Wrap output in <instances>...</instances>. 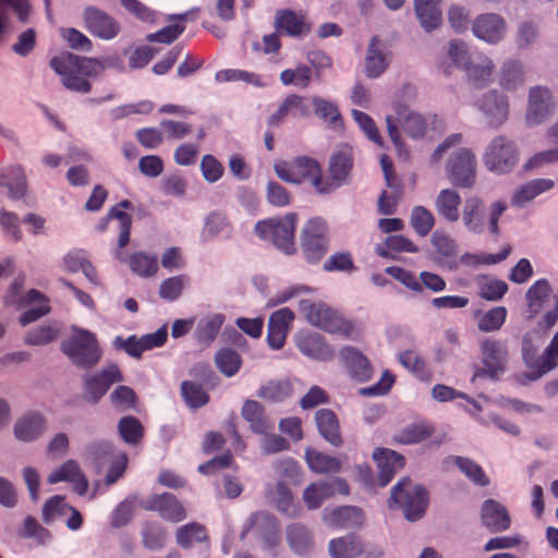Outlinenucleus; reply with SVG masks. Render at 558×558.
<instances>
[{
  "mask_svg": "<svg viewBox=\"0 0 558 558\" xmlns=\"http://www.w3.org/2000/svg\"><path fill=\"white\" fill-rule=\"evenodd\" d=\"M352 169V154L350 150H341L332 155L329 163L332 190L343 182Z\"/></svg>",
  "mask_w": 558,
  "mask_h": 558,
  "instance_id": "obj_37",
  "label": "nucleus"
},
{
  "mask_svg": "<svg viewBox=\"0 0 558 558\" xmlns=\"http://www.w3.org/2000/svg\"><path fill=\"white\" fill-rule=\"evenodd\" d=\"M294 313L283 307L274 312L269 318L267 340L272 349H281L286 342Z\"/></svg>",
  "mask_w": 558,
  "mask_h": 558,
  "instance_id": "obj_21",
  "label": "nucleus"
},
{
  "mask_svg": "<svg viewBox=\"0 0 558 558\" xmlns=\"http://www.w3.org/2000/svg\"><path fill=\"white\" fill-rule=\"evenodd\" d=\"M433 433L434 427L430 424L420 422L405 427L396 436V439L404 445H413L427 439L433 435Z\"/></svg>",
  "mask_w": 558,
  "mask_h": 558,
  "instance_id": "obj_49",
  "label": "nucleus"
},
{
  "mask_svg": "<svg viewBox=\"0 0 558 558\" xmlns=\"http://www.w3.org/2000/svg\"><path fill=\"white\" fill-rule=\"evenodd\" d=\"M276 25L279 31L290 36H302L310 32V24L305 15L291 10L278 11Z\"/></svg>",
  "mask_w": 558,
  "mask_h": 558,
  "instance_id": "obj_27",
  "label": "nucleus"
},
{
  "mask_svg": "<svg viewBox=\"0 0 558 558\" xmlns=\"http://www.w3.org/2000/svg\"><path fill=\"white\" fill-rule=\"evenodd\" d=\"M84 23L92 35L105 40L114 38L120 32V25L112 16L95 8L84 11Z\"/></svg>",
  "mask_w": 558,
  "mask_h": 558,
  "instance_id": "obj_18",
  "label": "nucleus"
},
{
  "mask_svg": "<svg viewBox=\"0 0 558 558\" xmlns=\"http://www.w3.org/2000/svg\"><path fill=\"white\" fill-rule=\"evenodd\" d=\"M507 314L505 306L490 308L478 317V329L484 332L499 330L506 322Z\"/></svg>",
  "mask_w": 558,
  "mask_h": 558,
  "instance_id": "obj_57",
  "label": "nucleus"
},
{
  "mask_svg": "<svg viewBox=\"0 0 558 558\" xmlns=\"http://www.w3.org/2000/svg\"><path fill=\"white\" fill-rule=\"evenodd\" d=\"M553 111L551 94L547 88L533 87L530 90L529 105L526 111V122L529 125H537L544 122Z\"/></svg>",
  "mask_w": 558,
  "mask_h": 558,
  "instance_id": "obj_19",
  "label": "nucleus"
},
{
  "mask_svg": "<svg viewBox=\"0 0 558 558\" xmlns=\"http://www.w3.org/2000/svg\"><path fill=\"white\" fill-rule=\"evenodd\" d=\"M124 380L123 374L117 364H109L99 373L85 379V390L88 397L97 402L111 385Z\"/></svg>",
  "mask_w": 558,
  "mask_h": 558,
  "instance_id": "obj_17",
  "label": "nucleus"
},
{
  "mask_svg": "<svg viewBox=\"0 0 558 558\" xmlns=\"http://www.w3.org/2000/svg\"><path fill=\"white\" fill-rule=\"evenodd\" d=\"M495 64L490 58L484 54L476 56L465 66L469 80L475 86H485L492 81Z\"/></svg>",
  "mask_w": 558,
  "mask_h": 558,
  "instance_id": "obj_31",
  "label": "nucleus"
},
{
  "mask_svg": "<svg viewBox=\"0 0 558 558\" xmlns=\"http://www.w3.org/2000/svg\"><path fill=\"white\" fill-rule=\"evenodd\" d=\"M324 521L333 527H352L363 523V514L356 507H340L333 510H326Z\"/></svg>",
  "mask_w": 558,
  "mask_h": 558,
  "instance_id": "obj_28",
  "label": "nucleus"
},
{
  "mask_svg": "<svg viewBox=\"0 0 558 558\" xmlns=\"http://www.w3.org/2000/svg\"><path fill=\"white\" fill-rule=\"evenodd\" d=\"M441 0H415V13L421 26L426 32L437 28L441 21L439 3Z\"/></svg>",
  "mask_w": 558,
  "mask_h": 558,
  "instance_id": "obj_30",
  "label": "nucleus"
},
{
  "mask_svg": "<svg viewBox=\"0 0 558 558\" xmlns=\"http://www.w3.org/2000/svg\"><path fill=\"white\" fill-rule=\"evenodd\" d=\"M335 493L348 495L350 493L348 483L342 478L313 483L304 490L303 499L308 509H317Z\"/></svg>",
  "mask_w": 558,
  "mask_h": 558,
  "instance_id": "obj_15",
  "label": "nucleus"
},
{
  "mask_svg": "<svg viewBox=\"0 0 558 558\" xmlns=\"http://www.w3.org/2000/svg\"><path fill=\"white\" fill-rule=\"evenodd\" d=\"M308 468L319 474L338 473L341 470L342 461L318 450L308 448L305 453Z\"/></svg>",
  "mask_w": 558,
  "mask_h": 558,
  "instance_id": "obj_33",
  "label": "nucleus"
},
{
  "mask_svg": "<svg viewBox=\"0 0 558 558\" xmlns=\"http://www.w3.org/2000/svg\"><path fill=\"white\" fill-rule=\"evenodd\" d=\"M300 312L311 325L329 333L354 339L362 332L360 326L344 318L338 311L326 303L302 300L300 302Z\"/></svg>",
  "mask_w": 558,
  "mask_h": 558,
  "instance_id": "obj_2",
  "label": "nucleus"
},
{
  "mask_svg": "<svg viewBox=\"0 0 558 558\" xmlns=\"http://www.w3.org/2000/svg\"><path fill=\"white\" fill-rule=\"evenodd\" d=\"M506 210V205L501 202H496L490 206L488 219L485 215V207L483 202L475 196L465 199L462 210V221L465 228L472 233H483L487 227L493 234L498 233V219Z\"/></svg>",
  "mask_w": 558,
  "mask_h": 558,
  "instance_id": "obj_5",
  "label": "nucleus"
},
{
  "mask_svg": "<svg viewBox=\"0 0 558 558\" xmlns=\"http://www.w3.org/2000/svg\"><path fill=\"white\" fill-rule=\"evenodd\" d=\"M555 182L550 179H536L527 182L513 195V203L517 205H523L524 203L532 201L537 195L551 190Z\"/></svg>",
  "mask_w": 558,
  "mask_h": 558,
  "instance_id": "obj_46",
  "label": "nucleus"
},
{
  "mask_svg": "<svg viewBox=\"0 0 558 558\" xmlns=\"http://www.w3.org/2000/svg\"><path fill=\"white\" fill-rule=\"evenodd\" d=\"M63 265L64 268L71 272L82 270L90 282L98 284L96 269L88 260L84 251H72L68 253L63 258Z\"/></svg>",
  "mask_w": 558,
  "mask_h": 558,
  "instance_id": "obj_39",
  "label": "nucleus"
},
{
  "mask_svg": "<svg viewBox=\"0 0 558 558\" xmlns=\"http://www.w3.org/2000/svg\"><path fill=\"white\" fill-rule=\"evenodd\" d=\"M480 108L486 114L492 126H500L508 119V100L497 92H489L481 101Z\"/></svg>",
  "mask_w": 558,
  "mask_h": 558,
  "instance_id": "obj_25",
  "label": "nucleus"
},
{
  "mask_svg": "<svg viewBox=\"0 0 558 558\" xmlns=\"http://www.w3.org/2000/svg\"><path fill=\"white\" fill-rule=\"evenodd\" d=\"M475 166V156L470 149L461 148L456 151L447 165L451 182L461 187L472 186L476 177Z\"/></svg>",
  "mask_w": 558,
  "mask_h": 558,
  "instance_id": "obj_11",
  "label": "nucleus"
},
{
  "mask_svg": "<svg viewBox=\"0 0 558 558\" xmlns=\"http://www.w3.org/2000/svg\"><path fill=\"white\" fill-rule=\"evenodd\" d=\"M410 222L418 235L426 236L434 228L435 218L433 213L427 208L416 206L412 210Z\"/></svg>",
  "mask_w": 558,
  "mask_h": 558,
  "instance_id": "obj_58",
  "label": "nucleus"
},
{
  "mask_svg": "<svg viewBox=\"0 0 558 558\" xmlns=\"http://www.w3.org/2000/svg\"><path fill=\"white\" fill-rule=\"evenodd\" d=\"M341 357L353 377L360 381L371 378L372 367L368 360L355 349L348 347L341 351Z\"/></svg>",
  "mask_w": 558,
  "mask_h": 558,
  "instance_id": "obj_34",
  "label": "nucleus"
},
{
  "mask_svg": "<svg viewBox=\"0 0 558 558\" xmlns=\"http://www.w3.org/2000/svg\"><path fill=\"white\" fill-rule=\"evenodd\" d=\"M310 113L306 99L299 95H289L269 118L270 125H278L288 118H304Z\"/></svg>",
  "mask_w": 558,
  "mask_h": 558,
  "instance_id": "obj_24",
  "label": "nucleus"
},
{
  "mask_svg": "<svg viewBox=\"0 0 558 558\" xmlns=\"http://www.w3.org/2000/svg\"><path fill=\"white\" fill-rule=\"evenodd\" d=\"M242 416L250 423L254 433L266 434L271 428L269 421L264 415L263 407L257 401H245L242 408Z\"/></svg>",
  "mask_w": 558,
  "mask_h": 558,
  "instance_id": "obj_41",
  "label": "nucleus"
},
{
  "mask_svg": "<svg viewBox=\"0 0 558 558\" xmlns=\"http://www.w3.org/2000/svg\"><path fill=\"white\" fill-rule=\"evenodd\" d=\"M269 498L276 504L279 511L287 513L288 515H295L296 509L293 505L292 494L289 487L279 481L275 488L268 494Z\"/></svg>",
  "mask_w": 558,
  "mask_h": 558,
  "instance_id": "obj_54",
  "label": "nucleus"
},
{
  "mask_svg": "<svg viewBox=\"0 0 558 558\" xmlns=\"http://www.w3.org/2000/svg\"><path fill=\"white\" fill-rule=\"evenodd\" d=\"M427 492L420 485H413L408 478L402 480L393 488L389 507L400 506L410 521L420 519L427 508Z\"/></svg>",
  "mask_w": 558,
  "mask_h": 558,
  "instance_id": "obj_7",
  "label": "nucleus"
},
{
  "mask_svg": "<svg viewBox=\"0 0 558 558\" xmlns=\"http://www.w3.org/2000/svg\"><path fill=\"white\" fill-rule=\"evenodd\" d=\"M48 482L50 484L68 482L78 495L86 494L88 489V481L75 460L65 461L49 475Z\"/></svg>",
  "mask_w": 558,
  "mask_h": 558,
  "instance_id": "obj_20",
  "label": "nucleus"
},
{
  "mask_svg": "<svg viewBox=\"0 0 558 558\" xmlns=\"http://www.w3.org/2000/svg\"><path fill=\"white\" fill-rule=\"evenodd\" d=\"M483 161L492 172H509L518 161L517 147L507 137L497 136L486 147Z\"/></svg>",
  "mask_w": 558,
  "mask_h": 558,
  "instance_id": "obj_10",
  "label": "nucleus"
},
{
  "mask_svg": "<svg viewBox=\"0 0 558 558\" xmlns=\"http://www.w3.org/2000/svg\"><path fill=\"white\" fill-rule=\"evenodd\" d=\"M296 215L289 214L281 219H268L259 221L255 230L257 234L265 240H271L272 243L287 254L295 251L294 230Z\"/></svg>",
  "mask_w": 558,
  "mask_h": 558,
  "instance_id": "obj_8",
  "label": "nucleus"
},
{
  "mask_svg": "<svg viewBox=\"0 0 558 558\" xmlns=\"http://www.w3.org/2000/svg\"><path fill=\"white\" fill-rule=\"evenodd\" d=\"M143 544L149 549H159L165 545L166 531L158 523H146L142 531Z\"/></svg>",
  "mask_w": 558,
  "mask_h": 558,
  "instance_id": "obj_61",
  "label": "nucleus"
},
{
  "mask_svg": "<svg viewBox=\"0 0 558 558\" xmlns=\"http://www.w3.org/2000/svg\"><path fill=\"white\" fill-rule=\"evenodd\" d=\"M551 292L549 282L539 279L534 282L526 292V302L531 316L536 315L547 302Z\"/></svg>",
  "mask_w": 558,
  "mask_h": 558,
  "instance_id": "obj_43",
  "label": "nucleus"
},
{
  "mask_svg": "<svg viewBox=\"0 0 558 558\" xmlns=\"http://www.w3.org/2000/svg\"><path fill=\"white\" fill-rule=\"evenodd\" d=\"M131 206V203L129 201H123L119 205L114 206L108 217L104 220L101 226L99 227L100 230L106 229V223L111 219H117L119 221V246L124 247L130 240V229L132 225L131 217L122 210V208H129Z\"/></svg>",
  "mask_w": 558,
  "mask_h": 558,
  "instance_id": "obj_40",
  "label": "nucleus"
},
{
  "mask_svg": "<svg viewBox=\"0 0 558 558\" xmlns=\"http://www.w3.org/2000/svg\"><path fill=\"white\" fill-rule=\"evenodd\" d=\"M0 226L4 235L12 242L16 243L23 239V233L20 227V219L16 214L1 210L0 211Z\"/></svg>",
  "mask_w": 558,
  "mask_h": 558,
  "instance_id": "obj_62",
  "label": "nucleus"
},
{
  "mask_svg": "<svg viewBox=\"0 0 558 558\" xmlns=\"http://www.w3.org/2000/svg\"><path fill=\"white\" fill-rule=\"evenodd\" d=\"M295 344L306 356L316 360H329L333 356L332 349L325 342L324 338L312 331L301 330L295 335Z\"/></svg>",
  "mask_w": 558,
  "mask_h": 558,
  "instance_id": "obj_22",
  "label": "nucleus"
},
{
  "mask_svg": "<svg viewBox=\"0 0 558 558\" xmlns=\"http://www.w3.org/2000/svg\"><path fill=\"white\" fill-rule=\"evenodd\" d=\"M63 352L77 366L90 368L102 355L96 335L78 327L72 328L71 337L62 344Z\"/></svg>",
  "mask_w": 558,
  "mask_h": 558,
  "instance_id": "obj_4",
  "label": "nucleus"
},
{
  "mask_svg": "<svg viewBox=\"0 0 558 558\" xmlns=\"http://www.w3.org/2000/svg\"><path fill=\"white\" fill-rule=\"evenodd\" d=\"M216 81L219 83L227 82H245L254 86H265L266 81L259 74L240 69H227L216 73Z\"/></svg>",
  "mask_w": 558,
  "mask_h": 558,
  "instance_id": "obj_48",
  "label": "nucleus"
},
{
  "mask_svg": "<svg viewBox=\"0 0 558 558\" xmlns=\"http://www.w3.org/2000/svg\"><path fill=\"white\" fill-rule=\"evenodd\" d=\"M373 458L379 469L378 484L381 487L388 485L396 472L404 465V458L390 449H376Z\"/></svg>",
  "mask_w": 558,
  "mask_h": 558,
  "instance_id": "obj_23",
  "label": "nucleus"
},
{
  "mask_svg": "<svg viewBox=\"0 0 558 558\" xmlns=\"http://www.w3.org/2000/svg\"><path fill=\"white\" fill-rule=\"evenodd\" d=\"M225 317L221 314H211L203 317L197 325L196 336L201 342L210 343L218 335Z\"/></svg>",
  "mask_w": 558,
  "mask_h": 558,
  "instance_id": "obj_51",
  "label": "nucleus"
},
{
  "mask_svg": "<svg viewBox=\"0 0 558 558\" xmlns=\"http://www.w3.org/2000/svg\"><path fill=\"white\" fill-rule=\"evenodd\" d=\"M482 522L492 532H501L510 526L507 509L499 502L488 499L482 507Z\"/></svg>",
  "mask_w": 558,
  "mask_h": 558,
  "instance_id": "obj_26",
  "label": "nucleus"
},
{
  "mask_svg": "<svg viewBox=\"0 0 558 558\" xmlns=\"http://www.w3.org/2000/svg\"><path fill=\"white\" fill-rule=\"evenodd\" d=\"M190 284V277L186 275H180L170 277L163 280L159 288V295L161 299L167 301L178 300L183 290Z\"/></svg>",
  "mask_w": 558,
  "mask_h": 558,
  "instance_id": "obj_55",
  "label": "nucleus"
},
{
  "mask_svg": "<svg viewBox=\"0 0 558 558\" xmlns=\"http://www.w3.org/2000/svg\"><path fill=\"white\" fill-rule=\"evenodd\" d=\"M396 120L412 137H421L425 133L426 123L423 117L421 114L411 112L407 107H400L397 109Z\"/></svg>",
  "mask_w": 558,
  "mask_h": 558,
  "instance_id": "obj_45",
  "label": "nucleus"
},
{
  "mask_svg": "<svg viewBox=\"0 0 558 558\" xmlns=\"http://www.w3.org/2000/svg\"><path fill=\"white\" fill-rule=\"evenodd\" d=\"M0 185L8 187L10 197H22L26 191V181L22 169L13 168L7 172H1Z\"/></svg>",
  "mask_w": 558,
  "mask_h": 558,
  "instance_id": "obj_50",
  "label": "nucleus"
},
{
  "mask_svg": "<svg viewBox=\"0 0 558 558\" xmlns=\"http://www.w3.org/2000/svg\"><path fill=\"white\" fill-rule=\"evenodd\" d=\"M316 422L320 435L333 446H340L342 442L339 422L336 414L330 410H319L316 413Z\"/></svg>",
  "mask_w": 558,
  "mask_h": 558,
  "instance_id": "obj_35",
  "label": "nucleus"
},
{
  "mask_svg": "<svg viewBox=\"0 0 558 558\" xmlns=\"http://www.w3.org/2000/svg\"><path fill=\"white\" fill-rule=\"evenodd\" d=\"M130 268L142 277H151L158 271L157 257L145 253H135L130 257Z\"/></svg>",
  "mask_w": 558,
  "mask_h": 558,
  "instance_id": "obj_56",
  "label": "nucleus"
},
{
  "mask_svg": "<svg viewBox=\"0 0 558 558\" xmlns=\"http://www.w3.org/2000/svg\"><path fill=\"white\" fill-rule=\"evenodd\" d=\"M233 234V227L229 219L220 213H211L207 219L203 230L205 238L219 236L230 239Z\"/></svg>",
  "mask_w": 558,
  "mask_h": 558,
  "instance_id": "obj_44",
  "label": "nucleus"
},
{
  "mask_svg": "<svg viewBox=\"0 0 558 558\" xmlns=\"http://www.w3.org/2000/svg\"><path fill=\"white\" fill-rule=\"evenodd\" d=\"M386 56L379 49L377 38H373L365 58V71L369 77H378L387 68Z\"/></svg>",
  "mask_w": 558,
  "mask_h": 558,
  "instance_id": "obj_47",
  "label": "nucleus"
},
{
  "mask_svg": "<svg viewBox=\"0 0 558 558\" xmlns=\"http://www.w3.org/2000/svg\"><path fill=\"white\" fill-rule=\"evenodd\" d=\"M168 332L166 328H160L154 333H147L137 338L131 336L126 339L117 337L113 340V347L116 349L124 350L129 355L133 357H141L144 351L159 348L167 341Z\"/></svg>",
  "mask_w": 558,
  "mask_h": 558,
  "instance_id": "obj_14",
  "label": "nucleus"
},
{
  "mask_svg": "<svg viewBox=\"0 0 558 558\" xmlns=\"http://www.w3.org/2000/svg\"><path fill=\"white\" fill-rule=\"evenodd\" d=\"M311 78L312 71L306 65H300L293 70H284L280 75V80L283 85H294L301 88L307 87Z\"/></svg>",
  "mask_w": 558,
  "mask_h": 558,
  "instance_id": "obj_60",
  "label": "nucleus"
},
{
  "mask_svg": "<svg viewBox=\"0 0 558 558\" xmlns=\"http://www.w3.org/2000/svg\"><path fill=\"white\" fill-rule=\"evenodd\" d=\"M177 542L181 547L189 548L207 538L205 527L198 523H189L178 529Z\"/></svg>",
  "mask_w": 558,
  "mask_h": 558,
  "instance_id": "obj_52",
  "label": "nucleus"
},
{
  "mask_svg": "<svg viewBox=\"0 0 558 558\" xmlns=\"http://www.w3.org/2000/svg\"><path fill=\"white\" fill-rule=\"evenodd\" d=\"M475 283L478 295L488 301H498L508 291V284L504 280L489 276L476 277Z\"/></svg>",
  "mask_w": 558,
  "mask_h": 558,
  "instance_id": "obj_42",
  "label": "nucleus"
},
{
  "mask_svg": "<svg viewBox=\"0 0 558 558\" xmlns=\"http://www.w3.org/2000/svg\"><path fill=\"white\" fill-rule=\"evenodd\" d=\"M461 197L451 189L440 191L436 198L438 214L449 222H456L460 217Z\"/></svg>",
  "mask_w": 558,
  "mask_h": 558,
  "instance_id": "obj_32",
  "label": "nucleus"
},
{
  "mask_svg": "<svg viewBox=\"0 0 558 558\" xmlns=\"http://www.w3.org/2000/svg\"><path fill=\"white\" fill-rule=\"evenodd\" d=\"M45 428V421L38 413H27L16 421L14 434L22 441H32L40 436Z\"/></svg>",
  "mask_w": 558,
  "mask_h": 558,
  "instance_id": "obj_29",
  "label": "nucleus"
},
{
  "mask_svg": "<svg viewBox=\"0 0 558 558\" xmlns=\"http://www.w3.org/2000/svg\"><path fill=\"white\" fill-rule=\"evenodd\" d=\"M140 507L156 511L166 521L178 523L186 518V511L182 502L172 494L153 495L149 498L142 500Z\"/></svg>",
  "mask_w": 558,
  "mask_h": 558,
  "instance_id": "obj_12",
  "label": "nucleus"
},
{
  "mask_svg": "<svg viewBox=\"0 0 558 558\" xmlns=\"http://www.w3.org/2000/svg\"><path fill=\"white\" fill-rule=\"evenodd\" d=\"M364 551V545L354 535L331 539L329 553L332 558H355Z\"/></svg>",
  "mask_w": 558,
  "mask_h": 558,
  "instance_id": "obj_36",
  "label": "nucleus"
},
{
  "mask_svg": "<svg viewBox=\"0 0 558 558\" xmlns=\"http://www.w3.org/2000/svg\"><path fill=\"white\" fill-rule=\"evenodd\" d=\"M287 536L291 548L300 555L307 553L312 547V535L301 524L290 525Z\"/></svg>",
  "mask_w": 558,
  "mask_h": 558,
  "instance_id": "obj_53",
  "label": "nucleus"
},
{
  "mask_svg": "<svg viewBox=\"0 0 558 558\" xmlns=\"http://www.w3.org/2000/svg\"><path fill=\"white\" fill-rule=\"evenodd\" d=\"M275 170L283 181L291 183L310 181L319 193L332 191V184L329 183L328 179L323 178L322 168L313 158L298 157L290 162L279 161L275 165Z\"/></svg>",
  "mask_w": 558,
  "mask_h": 558,
  "instance_id": "obj_3",
  "label": "nucleus"
},
{
  "mask_svg": "<svg viewBox=\"0 0 558 558\" xmlns=\"http://www.w3.org/2000/svg\"><path fill=\"white\" fill-rule=\"evenodd\" d=\"M50 64L62 76L66 88L83 93L90 90L87 78L98 75L105 69L96 59L81 58L69 52L52 58Z\"/></svg>",
  "mask_w": 558,
  "mask_h": 558,
  "instance_id": "obj_1",
  "label": "nucleus"
},
{
  "mask_svg": "<svg viewBox=\"0 0 558 558\" xmlns=\"http://www.w3.org/2000/svg\"><path fill=\"white\" fill-rule=\"evenodd\" d=\"M181 390L186 403L191 408L203 407L209 400V397L204 388L195 383L184 381L181 386Z\"/></svg>",
  "mask_w": 558,
  "mask_h": 558,
  "instance_id": "obj_63",
  "label": "nucleus"
},
{
  "mask_svg": "<svg viewBox=\"0 0 558 558\" xmlns=\"http://www.w3.org/2000/svg\"><path fill=\"white\" fill-rule=\"evenodd\" d=\"M302 248L307 260H320L329 247V232L327 223L322 218L310 219L302 231Z\"/></svg>",
  "mask_w": 558,
  "mask_h": 558,
  "instance_id": "obj_9",
  "label": "nucleus"
},
{
  "mask_svg": "<svg viewBox=\"0 0 558 558\" xmlns=\"http://www.w3.org/2000/svg\"><path fill=\"white\" fill-rule=\"evenodd\" d=\"M558 360V332L555 335L549 347L537 362V371L534 378L548 373L557 365Z\"/></svg>",
  "mask_w": 558,
  "mask_h": 558,
  "instance_id": "obj_64",
  "label": "nucleus"
},
{
  "mask_svg": "<svg viewBox=\"0 0 558 558\" xmlns=\"http://www.w3.org/2000/svg\"><path fill=\"white\" fill-rule=\"evenodd\" d=\"M525 81L524 69L521 62L509 60L505 62L499 72V85L506 90H514Z\"/></svg>",
  "mask_w": 558,
  "mask_h": 558,
  "instance_id": "obj_38",
  "label": "nucleus"
},
{
  "mask_svg": "<svg viewBox=\"0 0 558 558\" xmlns=\"http://www.w3.org/2000/svg\"><path fill=\"white\" fill-rule=\"evenodd\" d=\"M23 284L24 278L22 277L12 283L5 295V303L19 307H29L20 317V323L25 326L48 314L50 307L48 299L38 290L32 289L26 295H21Z\"/></svg>",
  "mask_w": 558,
  "mask_h": 558,
  "instance_id": "obj_6",
  "label": "nucleus"
},
{
  "mask_svg": "<svg viewBox=\"0 0 558 558\" xmlns=\"http://www.w3.org/2000/svg\"><path fill=\"white\" fill-rule=\"evenodd\" d=\"M483 371L497 377L506 371L509 352L506 343L496 339H485L481 343Z\"/></svg>",
  "mask_w": 558,
  "mask_h": 558,
  "instance_id": "obj_13",
  "label": "nucleus"
},
{
  "mask_svg": "<svg viewBox=\"0 0 558 558\" xmlns=\"http://www.w3.org/2000/svg\"><path fill=\"white\" fill-rule=\"evenodd\" d=\"M119 433L125 442L135 445L143 437V426L136 417L125 416L119 422Z\"/></svg>",
  "mask_w": 558,
  "mask_h": 558,
  "instance_id": "obj_59",
  "label": "nucleus"
},
{
  "mask_svg": "<svg viewBox=\"0 0 558 558\" xmlns=\"http://www.w3.org/2000/svg\"><path fill=\"white\" fill-rule=\"evenodd\" d=\"M506 31L505 19L496 13L481 14L472 24L473 34L488 44L499 43L505 37Z\"/></svg>",
  "mask_w": 558,
  "mask_h": 558,
  "instance_id": "obj_16",
  "label": "nucleus"
}]
</instances>
